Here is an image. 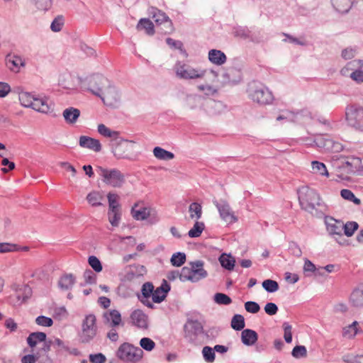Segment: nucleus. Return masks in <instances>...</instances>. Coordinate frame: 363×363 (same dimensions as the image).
Segmentation results:
<instances>
[{
    "instance_id": "1",
    "label": "nucleus",
    "mask_w": 363,
    "mask_h": 363,
    "mask_svg": "<svg viewBox=\"0 0 363 363\" xmlns=\"http://www.w3.org/2000/svg\"><path fill=\"white\" fill-rule=\"evenodd\" d=\"M170 286L167 281L164 280L162 285L155 289L150 282H146L142 287L141 301L146 306L152 308V303H160L163 301L169 291Z\"/></svg>"
},
{
    "instance_id": "2",
    "label": "nucleus",
    "mask_w": 363,
    "mask_h": 363,
    "mask_svg": "<svg viewBox=\"0 0 363 363\" xmlns=\"http://www.w3.org/2000/svg\"><path fill=\"white\" fill-rule=\"evenodd\" d=\"M207 276V272L203 268V263L196 261L189 263L184 267L179 274L182 281H198Z\"/></svg>"
},
{
    "instance_id": "3",
    "label": "nucleus",
    "mask_w": 363,
    "mask_h": 363,
    "mask_svg": "<svg viewBox=\"0 0 363 363\" xmlns=\"http://www.w3.org/2000/svg\"><path fill=\"white\" fill-rule=\"evenodd\" d=\"M117 357L122 361L135 363L142 359L143 352L140 348L125 342L119 347Z\"/></svg>"
},
{
    "instance_id": "4",
    "label": "nucleus",
    "mask_w": 363,
    "mask_h": 363,
    "mask_svg": "<svg viewBox=\"0 0 363 363\" xmlns=\"http://www.w3.org/2000/svg\"><path fill=\"white\" fill-rule=\"evenodd\" d=\"M97 333V320L94 314L86 315L82 323L81 337L84 341H89Z\"/></svg>"
},
{
    "instance_id": "5",
    "label": "nucleus",
    "mask_w": 363,
    "mask_h": 363,
    "mask_svg": "<svg viewBox=\"0 0 363 363\" xmlns=\"http://www.w3.org/2000/svg\"><path fill=\"white\" fill-rule=\"evenodd\" d=\"M345 116L350 125L359 127L363 124V108L350 105L347 108Z\"/></svg>"
},
{
    "instance_id": "6",
    "label": "nucleus",
    "mask_w": 363,
    "mask_h": 363,
    "mask_svg": "<svg viewBox=\"0 0 363 363\" xmlns=\"http://www.w3.org/2000/svg\"><path fill=\"white\" fill-rule=\"evenodd\" d=\"M100 174L104 178V182L113 186H120L123 182V176L118 170H110L103 168L99 169Z\"/></svg>"
},
{
    "instance_id": "7",
    "label": "nucleus",
    "mask_w": 363,
    "mask_h": 363,
    "mask_svg": "<svg viewBox=\"0 0 363 363\" xmlns=\"http://www.w3.org/2000/svg\"><path fill=\"white\" fill-rule=\"evenodd\" d=\"M177 74L184 79H198L201 78L205 74V70L201 69H195L177 64L176 66Z\"/></svg>"
},
{
    "instance_id": "8",
    "label": "nucleus",
    "mask_w": 363,
    "mask_h": 363,
    "mask_svg": "<svg viewBox=\"0 0 363 363\" xmlns=\"http://www.w3.org/2000/svg\"><path fill=\"white\" fill-rule=\"evenodd\" d=\"M102 317L104 324L112 328H118L123 325L121 314L116 309L107 310L103 313Z\"/></svg>"
},
{
    "instance_id": "9",
    "label": "nucleus",
    "mask_w": 363,
    "mask_h": 363,
    "mask_svg": "<svg viewBox=\"0 0 363 363\" xmlns=\"http://www.w3.org/2000/svg\"><path fill=\"white\" fill-rule=\"evenodd\" d=\"M130 320L131 324L138 328L144 330L148 328V316L142 310L133 311L130 315Z\"/></svg>"
},
{
    "instance_id": "10",
    "label": "nucleus",
    "mask_w": 363,
    "mask_h": 363,
    "mask_svg": "<svg viewBox=\"0 0 363 363\" xmlns=\"http://www.w3.org/2000/svg\"><path fill=\"white\" fill-rule=\"evenodd\" d=\"M131 214L136 220H145L150 216V209L144 203L138 202L133 206Z\"/></svg>"
},
{
    "instance_id": "11",
    "label": "nucleus",
    "mask_w": 363,
    "mask_h": 363,
    "mask_svg": "<svg viewBox=\"0 0 363 363\" xmlns=\"http://www.w3.org/2000/svg\"><path fill=\"white\" fill-rule=\"evenodd\" d=\"M6 64L11 71L17 73L25 66V60L20 56L9 54L6 58Z\"/></svg>"
},
{
    "instance_id": "12",
    "label": "nucleus",
    "mask_w": 363,
    "mask_h": 363,
    "mask_svg": "<svg viewBox=\"0 0 363 363\" xmlns=\"http://www.w3.org/2000/svg\"><path fill=\"white\" fill-rule=\"evenodd\" d=\"M218 211L220 217L227 224H233L238 221V217L235 216V213L231 210L228 204H220L218 206Z\"/></svg>"
},
{
    "instance_id": "13",
    "label": "nucleus",
    "mask_w": 363,
    "mask_h": 363,
    "mask_svg": "<svg viewBox=\"0 0 363 363\" xmlns=\"http://www.w3.org/2000/svg\"><path fill=\"white\" fill-rule=\"evenodd\" d=\"M79 145L83 147L91 149L95 152L100 151L101 148L99 140L87 136L80 137Z\"/></svg>"
},
{
    "instance_id": "14",
    "label": "nucleus",
    "mask_w": 363,
    "mask_h": 363,
    "mask_svg": "<svg viewBox=\"0 0 363 363\" xmlns=\"http://www.w3.org/2000/svg\"><path fill=\"white\" fill-rule=\"evenodd\" d=\"M152 18L157 24L167 23V30L165 33H171L174 30V26L172 21L161 11H157Z\"/></svg>"
},
{
    "instance_id": "15",
    "label": "nucleus",
    "mask_w": 363,
    "mask_h": 363,
    "mask_svg": "<svg viewBox=\"0 0 363 363\" xmlns=\"http://www.w3.org/2000/svg\"><path fill=\"white\" fill-rule=\"evenodd\" d=\"M253 100L261 104H269L272 96L268 90L258 89L252 95Z\"/></svg>"
},
{
    "instance_id": "16",
    "label": "nucleus",
    "mask_w": 363,
    "mask_h": 363,
    "mask_svg": "<svg viewBox=\"0 0 363 363\" xmlns=\"http://www.w3.org/2000/svg\"><path fill=\"white\" fill-rule=\"evenodd\" d=\"M350 302L354 307L363 306V285L352 291L350 297Z\"/></svg>"
},
{
    "instance_id": "17",
    "label": "nucleus",
    "mask_w": 363,
    "mask_h": 363,
    "mask_svg": "<svg viewBox=\"0 0 363 363\" xmlns=\"http://www.w3.org/2000/svg\"><path fill=\"white\" fill-rule=\"evenodd\" d=\"M186 330L185 336L191 337L192 335H196L201 333L202 326L198 321L189 320L184 326Z\"/></svg>"
},
{
    "instance_id": "18",
    "label": "nucleus",
    "mask_w": 363,
    "mask_h": 363,
    "mask_svg": "<svg viewBox=\"0 0 363 363\" xmlns=\"http://www.w3.org/2000/svg\"><path fill=\"white\" fill-rule=\"evenodd\" d=\"M208 59L212 63L221 65L225 62L227 57L220 50L213 49L209 51Z\"/></svg>"
},
{
    "instance_id": "19",
    "label": "nucleus",
    "mask_w": 363,
    "mask_h": 363,
    "mask_svg": "<svg viewBox=\"0 0 363 363\" xmlns=\"http://www.w3.org/2000/svg\"><path fill=\"white\" fill-rule=\"evenodd\" d=\"M241 338L245 345H252L257 340V334L252 330L246 329L242 332Z\"/></svg>"
},
{
    "instance_id": "20",
    "label": "nucleus",
    "mask_w": 363,
    "mask_h": 363,
    "mask_svg": "<svg viewBox=\"0 0 363 363\" xmlns=\"http://www.w3.org/2000/svg\"><path fill=\"white\" fill-rule=\"evenodd\" d=\"M29 247L24 246L21 247L16 244L11 243H0V253L11 252H27Z\"/></svg>"
},
{
    "instance_id": "21",
    "label": "nucleus",
    "mask_w": 363,
    "mask_h": 363,
    "mask_svg": "<svg viewBox=\"0 0 363 363\" xmlns=\"http://www.w3.org/2000/svg\"><path fill=\"white\" fill-rule=\"evenodd\" d=\"M80 115V111L77 108H66L63 112V116L68 123H74L76 122Z\"/></svg>"
},
{
    "instance_id": "22",
    "label": "nucleus",
    "mask_w": 363,
    "mask_h": 363,
    "mask_svg": "<svg viewBox=\"0 0 363 363\" xmlns=\"http://www.w3.org/2000/svg\"><path fill=\"white\" fill-rule=\"evenodd\" d=\"M46 335L42 332L33 333H31L28 339L27 342L29 346L31 347H35L38 342H43L45 340Z\"/></svg>"
},
{
    "instance_id": "23",
    "label": "nucleus",
    "mask_w": 363,
    "mask_h": 363,
    "mask_svg": "<svg viewBox=\"0 0 363 363\" xmlns=\"http://www.w3.org/2000/svg\"><path fill=\"white\" fill-rule=\"evenodd\" d=\"M334 7L340 12L345 13L350 10L352 0H333Z\"/></svg>"
},
{
    "instance_id": "24",
    "label": "nucleus",
    "mask_w": 363,
    "mask_h": 363,
    "mask_svg": "<svg viewBox=\"0 0 363 363\" xmlns=\"http://www.w3.org/2000/svg\"><path fill=\"white\" fill-rule=\"evenodd\" d=\"M87 201L92 206H99L102 204L104 196L98 191H92L87 195Z\"/></svg>"
},
{
    "instance_id": "25",
    "label": "nucleus",
    "mask_w": 363,
    "mask_h": 363,
    "mask_svg": "<svg viewBox=\"0 0 363 363\" xmlns=\"http://www.w3.org/2000/svg\"><path fill=\"white\" fill-rule=\"evenodd\" d=\"M138 29L145 30L148 35H153L155 33L154 25L152 22L146 18L141 19L138 25Z\"/></svg>"
},
{
    "instance_id": "26",
    "label": "nucleus",
    "mask_w": 363,
    "mask_h": 363,
    "mask_svg": "<svg viewBox=\"0 0 363 363\" xmlns=\"http://www.w3.org/2000/svg\"><path fill=\"white\" fill-rule=\"evenodd\" d=\"M219 261L223 267H224L228 270L233 269L235 263V260L230 255L223 254L220 257Z\"/></svg>"
},
{
    "instance_id": "27",
    "label": "nucleus",
    "mask_w": 363,
    "mask_h": 363,
    "mask_svg": "<svg viewBox=\"0 0 363 363\" xmlns=\"http://www.w3.org/2000/svg\"><path fill=\"white\" fill-rule=\"evenodd\" d=\"M98 132L103 136L111 138L112 139L118 138L119 133L118 131L111 130L104 124H99L98 126Z\"/></svg>"
},
{
    "instance_id": "28",
    "label": "nucleus",
    "mask_w": 363,
    "mask_h": 363,
    "mask_svg": "<svg viewBox=\"0 0 363 363\" xmlns=\"http://www.w3.org/2000/svg\"><path fill=\"white\" fill-rule=\"evenodd\" d=\"M313 172L322 176L329 177V172L325 165L318 161H313L311 163Z\"/></svg>"
},
{
    "instance_id": "29",
    "label": "nucleus",
    "mask_w": 363,
    "mask_h": 363,
    "mask_svg": "<svg viewBox=\"0 0 363 363\" xmlns=\"http://www.w3.org/2000/svg\"><path fill=\"white\" fill-rule=\"evenodd\" d=\"M108 220L112 226L117 227L119 225L121 213L120 209L108 210Z\"/></svg>"
},
{
    "instance_id": "30",
    "label": "nucleus",
    "mask_w": 363,
    "mask_h": 363,
    "mask_svg": "<svg viewBox=\"0 0 363 363\" xmlns=\"http://www.w3.org/2000/svg\"><path fill=\"white\" fill-rule=\"evenodd\" d=\"M153 152L154 155L160 160H169L174 158L173 153L159 147H155L153 150Z\"/></svg>"
},
{
    "instance_id": "31",
    "label": "nucleus",
    "mask_w": 363,
    "mask_h": 363,
    "mask_svg": "<svg viewBox=\"0 0 363 363\" xmlns=\"http://www.w3.org/2000/svg\"><path fill=\"white\" fill-rule=\"evenodd\" d=\"M74 283V278L72 275H64L59 281V286L62 289H70Z\"/></svg>"
},
{
    "instance_id": "32",
    "label": "nucleus",
    "mask_w": 363,
    "mask_h": 363,
    "mask_svg": "<svg viewBox=\"0 0 363 363\" xmlns=\"http://www.w3.org/2000/svg\"><path fill=\"white\" fill-rule=\"evenodd\" d=\"M32 108L40 111L47 112L49 109L47 103L41 99L34 97Z\"/></svg>"
},
{
    "instance_id": "33",
    "label": "nucleus",
    "mask_w": 363,
    "mask_h": 363,
    "mask_svg": "<svg viewBox=\"0 0 363 363\" xmlns=\"http://www.w3.org/2000/svg\"><path fill=\"white\" fill-rule=\"evenodd\" d=\"M359 331L358 323L354 321L352 324L344 328L343 335L345 337L351 338L354 337Z\"/></svg>"
},
{
    "instance_id": "34",
    "label": "nucleus",
    "mask_w": 363,
    "mask_h": 363,
    "mask_svg": "<svg viewBox=\"0 0 363 363\" xmlns=\"http://www.w3.org/2000/svg\"><path fill=\"white\" fill-rule=\"evenodd\" d=\"M170 262L174 267H181L186 262V255L182 252L175 253L172 255Z\"/></svg>"
},
{
    "instance_id": "35",
    "label": "nucleus",
    "mask_w": 363,
    "mask_h": 363,
    "mask_svg": "<svg viewBox=\"0 0 363 363\" xmlns=\"http://www.w3.org/2000/svg\"><path fill=\"white\" fill-rule=\"evenodd\" d=\"M190 217L194 219H199L201 216V206L197 203H193L189 206Z\"/></svg>"
},
{
    "instance_id": "36",
    "label": "nucleus",
    "mask_w": 363,
    "mask_h": 363,
    "mask_svg": "<svg viewBox=\"0 0 363 363\" xmlns=\"http://www.w3.org/2000/svg\"><path fill=\"white\" fill-rule=\"evenodd\" d=\"M34 96L28 92H23L19 95V100L21 104L26 107H31Z\"/></svg>"
},
{
    "instance_id": "37",
    "label": "nucleus",
    "mask_w": 363,
    "mask_h": 363,
    "mask_svg": "<svg viewBox=\"0 0 363 363\" xmlns=\"http://www.w3.org/2000/svg\"><path fill=\"white\" fill-rule=\"evenodd\" d=\"M204 230V224L202 222H196L194 227L189 231L191 238H197L201 235Z\"/></svg>"
},
{
    "instance_id": "38",
    "label": "nucleus",
    "mask_w": 363,
    "mask_h": 363,
    "mask_svg": "<svg viewBox=\"0 0 363 363\" xmlns=\"http://www.w3.org/2000/svg\"><path fill=\"white\" fill-rule=\"evenodd\" d=\"M108 200V210L120 209L119 208V196L114 193H109L107 196Z\"/></svg>"
},
{
    "instance_id": "39",
    "label": "nucleus",
    "mask_w": 363,
    "mask_h": 363,
    "mask_svg": "<svg viewBox=\"0 0 363 363\" xmlns=\"http://www.w3.org/2000/svg\"><path fill=\"white\" fill-rule=\"evenodd\" d=\"M231 326L235 330H242L245 327L244 318L240 315H235L232 319Z\"/></svg>"
},
{
    "instance_id": "40",
    "label": "nucleus",
    "mask_w": 363,
    "mask_h": 363,
    "mask_svg": "<svg viewBox=\"0 0 363 363\" xmlns=\"http://www.w3.org/2000/svg\"><path fill=\"white\" fill-rule=\"evenodd\" d=\"M340 194L342 197L345 200L352 201L354 203L357 205H359L361 203L360 200L356 198L354 194L350 190L342 189L340 192Z\"/></svg>"
},
{
    "instance_id": "41",
    "label": "nucleus",
    "mask_w": 363,
    "mask_h": 363,
    "mask_svg": "<svg viewBox=\"0 0 363 363\" xmlns=\"http://www.w3.org/2000/svg\"><path fill=\"white\" fill-rule=\"evenodd\" d=\"M357 228L358 224L356 222H347L344 225V233L347 237H350L354 234Z\"/></svg>"
},
{
    "instance_id": "42",
    "label": "nucleus",
    "mask_w": 363,
    "mask_h": 363,
    "mask_svg": "<svg viewBox=\"0 0 363 363\" xmlns=\"http://www.w3.org/2000/svg\"><path fill=\"white\" fill-rule=\"evenodd\" d=\"M89 264L96 272L102 271V265L100 260L95 256H90L88 259Z\"/></svg>"
},
{
    "instance_id": "43",
    "label": "nucleus",
    "mask_w": 363,
    "mask_h": 363,
    "mask_svg": "<svg viewBox=\"0 0 363 363\" xmlns=\"http://www.w3.org/2000/svg\"><path fill=\"white\" fill-rule=\"evenodd\" d=\"M140 345L147 351H152L155 347V343L150 338L143 337L140 341Z\"/></svg>"
},
{
    "instance_id": "44",
    "label": "nucleus",
    "mask_w": 363,
    "mask_h": 363,
    "mask_svg": "<svg viewBox=\"0 0 363 363\" xmlns=\"http://www.w3.org/2000/svg\"><path fill=\"white\" fill-rule=\"evenodd\" d=\"M262 286L269 292H274L279 288L278 283L272 279H267L264 281Z\"/></svg>"
},
{
    "instance_id": "45",
    "label": "nucleus",
    "mask_w": 363,
    "mask_h": 363,
    "mask_svg": "<svg viewBox=\"0 0 363 363\" xmlns=\"http://www.w3.org/2000/svg\"><path fill=\"white\" fill-rule=\"evenodd\" d=\"M202 353L206 362H213L215 360V352L211 347L208 346L204 347Z\"/></svg>"
},
{
    "instance_id": "46",
    "label": "nucleus",
    "mask_w": 363,
    "mask_h": 363,
    "mask_svg": "<svg viewBox=\"0 0 363 363\" xmlns=\"http://www.w3.org/2000/svg\"><path fill=\"white\" fill-rule=\"evenodd\" d=\"M64 25V19L63 17L60 16L55 18L51 24V29L54 32H58L61 30L62 26Z\"/></svg>"
},
{
    "instance_id": "47",
    "label": "nucleus",
    "mask_w": 363,
    "mask_h": 363,
    "mask_svg": "<svg viewBox=\"0 0 363 363\" xmlns=\"http://www.w3.org/2000/svg\"><path fill=\"white\" fill-rule=\"evenodd\" d=\"M216 303L219 304L228 305L231 303V299L229 296L224 294L218 293L215 295L214 298Z\"/></svg>"
},
{
    "instance_id": "48",
    "label": "nucleus",
    "mask_w": 363,
    "mask_h": 363,
    "mask_svg": "<svg viewBox=\"0 0 363 363\" xmlns=\"http://www.w3.org/2000/svg\"><path fill=\"white\" fill-rule=\"evenodd\" d=\"M35 322L38 325L42 326L50 327L53 324V321L50 318L45 316H39L36 318Z\"/></svg>"
},
{
    "instance_id": "49",
    "label": "nucleus",
    "mask_w": 363,
    "mask_h": 363,
    "mask_svg": "<svg viewBox=\"0 0 363 363\" xmlns=\"http://www.w3.org/2000/svg\"><path fill=\"white\" fill-rule=\"evenodd\" d=\"M283 328L284 330V339L286 342L290 343L292 340V333H291V325H290L287 323H284L283 324Z\"/></svg>"
},
{
    "instance_id": "50",
    "label": "nucleus",
    "mask_w": 363,
    "mask_h": 363,
    "mask_svg": "<svg viewBox=\"0 0 363 363\" xmlns=\"http://www.w3.org/2000/svg\"><path fill=\"white\" fill-rule=\"evenodd\" d=\"M292 354L296 358L305 357L306 355V349L304 346H296L292 351Z\"/></svg>"
},
{
    "instance_id": "51",
    "label": "nucleus",
    "mask_w": 363,
    "mask_h": 363,
    "mask_svg": "<svg viewBox=\"0 0 363 363\" xmlns=\"http://www.w3.org/2000/svg\"><path fill=\"white\" fill-rule=\"evenodd\" d=\"M245 307L247 311L252 313H257L260 308L259 306L257 303L252 301L245 303Z\"/></svg>"
},
{
    "instance_id": "52",
    "label": "nucleus",
    "mask_w": 363,
    "mask_h": 363,
    "mask_svg": "<svg viewBox=\"0 0 363 363\" xmlns=\"http://www.w3.org/2000/svg\"><path fill=\"white\" fill-rule=\"evenodd\" d=\"M350 77L357 83H363V71L355 70L350 74Z\"/></svg>"
},
{
    "instance_id": "53",
    "label": "nucleus",
    "mask_w": 363,
    "mask_h": 363,
    "mask_svg": "<svg viewBox=\"0 0 363 363\" xmlns=\"http://www.w3.org/2000/svg\"><path fill=\"white\" fill-rule=\"evenodd\" d=\"M11 91V86L6 82H0V97L3 98L7 96Z\"/></svg>"
},
{
    "instance_id": "54",
    "label": "nucleus",
    "mask_w": 363,
    "mask_h": 363,
    "mask_svg": "<svg viewBox=\"0 0 363 363\" xmlns=\"http://www.w3.org/2000/svg\"><path fill=\"white\" fill-rule=\"evenodd\" d=\"M89 360L91 363H104L106 357L102 354H91L89 357Z\"/></svg>"
},
{
    "instance_id": "55",
    "label": "nucleus",
    "mask_w": 363,
    "mask_h": 363,
    "mask_svg": "<svg viewBox=\"0 0 363 363\" xmlns=\"http://www.w3.org/2000/svg\"><path fill=\"white\" fill-rule=\"evenodd\" d=\"M1 164L3 166H7L9 167V168H2L1 169V171L4 172V173H7L10 170H13L14 168H15V164L12 162H9L8 159L6 158H4L1 161Z\"/></svg>"
},
{
    "instance_id": "56",
    "label": "nucleus",
    "mask_w": 363,
    "mask_h": 363,
    "mask_svg": "<svg viewBox=\"0 0 363 363\" xmlns=\"http://www.w3.org/2000/svg\"><path fill=\"white\" fill-rule=\"evenodd\" d=\"M264 311L267 314L272 315L277 313L278 308L274 303H269L265 306Z\"/></svg>"
},
{
    "instance_id": "57",
    "label": "nucleus",
    "mask_w": 363,
    "mask_h": 363,
    "mask_svg": "<svg viewBox=\"0 0 363 363\" xmlns=\"http://www.w3.org/2000/svg\"><path fill=\"white\" fill-rule=\"evenodd\" d=\"M285 279L291 284L296 283L298 280V276L296 274L286 272Z\"/></svg>"
},
{
    "instance_id": "58",
    "label": "nucleus",
    "mask_w": 363,
    "mask_h": 363,
    "mask_svg": "<svg viewBox=\"0 0 363 363\" xmlns=\"http://www.w3.org/2000/svg\"><path fill=\"white\" fill-rule=\"evenodd\" d=\"M98 303L104 308H108L111 306V300L105 296L100 297Z\"/></svg>"
},
{
    "instance_id": "59",
    "label": "nucleus",
    "mask_w": 363,
    "mask_h": 363,
    "mask_svg": "<svg viewBox=\"0 0 363 363\" xmlns=\"http://www.w3.org/2000/svg\"><path fill=\"white\" fill-rule=\"evenodd\" d=\"M5 326L11 331H15L17 329V324L12 318H8L6 320Z\"/></svg>"
},
{
    "instance_id": "60",
    "label": "nucleus",
    "mask_w": 363,
    "mask_h": 363,
    "mask_svg": "<svg viewBox=\"0 0 363 363\" xmlns=\"http://www.w3.org/2000/svg\"><path fill=\"white\" fill-rule=\"evenodd\" d=\"M167 43L173 48L181 49L182 47V43L179 41H176L172 38L167 39Z\"/></svg>"
},
{
    "instance_id": "61",
    "label": "nucleus",
    "mask_w": 363,
    "mask_h": 363,
    "mask_svg": "<svg viewBox=\"0 0 363 363\" xmlns=\"http://www.w3.org/2000/svg\"><path fill=\"white\" fill-rule=\"evenodd\" d=\"M66 313H67V311L64 308H59L55 311L53 317L55 318L60 319L61 317L65 316L66 315Z\"/></svg>"
},
{
    "instance_id": "62",
    "label": "nucleus",
    "mask_w": 363,
    "mask_h": 363,
    "mask_svg": "<svg viewBox=\"0 0 363 363\" xmlns=\"http://www.w3.org/2000/svg\"><path fill=\"white\" fill-rule=\"evenodd\" d=\"M37 358L34 355L28 354L24 356L21 362L22 363H35Z\"/></svg>"
},
{
    "instance_id": "63",
    "label": "nucleus",
    "mask_w": 363,
    "mask_h": 363,
    "mask_svg": "<svg viewBox=\"0 0 363 363\" xmlns=\"http://www.w3.org/2000/svg\"><path fill=\"white\" fill-rule=\"evenodd\" d=\"M342 55L345 59H351L354 56V52L351 49H345L342 51Z\"/></svg>"
},
{
    "instance_id": "64",
    "label": "nucleus",
    "mask_w": 363,
    "mask_h": 363,
    "mask_svg": "<svg viewBox=\"0 0 363 363\" xmlns=\"http://www.w3.org/2000/svg\"><path fill=\"white\" fill-rule=\"evenodd\" d=\"M108 337L112 341H116L118 338L117 332L112 328L107 334Z\"/></svg>"
}]
</instances>
